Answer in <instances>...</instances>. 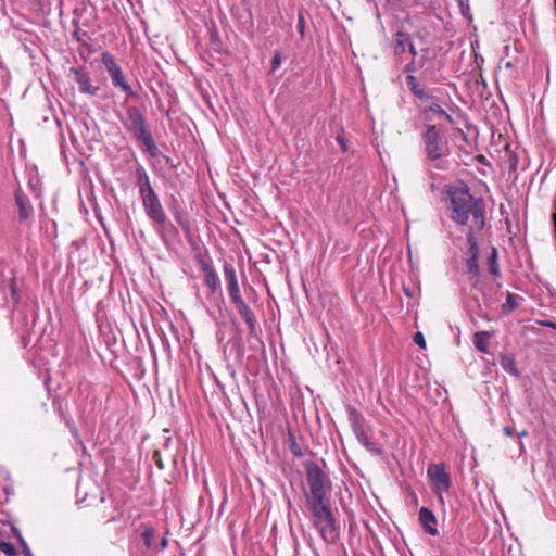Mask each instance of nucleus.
Returning a JSON list of instances; mask_svg holds the SVG:
<instances>
[{
	"mask_svg": "<svg viewBox=\"0 0 556 556\" xmlns=\"http://www.w3.org/2000/svg\"><path fill=\"white\" fill-rule=\"evenodd\" d=\"M71 73L74 74V79L78 85L79 92L96 96L99 88L91 85L89 74L83 67H72Z\"/></svg>",
	"mask_w": 556,
	"mask_h": 556,
	"instance_id": "obj_9",
	"label": "nucleus"
},
{
	"mask_svg": "<svg viewBox=\"0 0 556 556\" xmlns=\"http://www.w3.org/2000/svg\"><path fill=\"white\" fill-rule=\"evenodd\" d=\"M306 503L314 518V523L325 518L326 515L332 514L330 506L327 503V498L319 501H306Z\"/></svg>",
	"mask_w": 556,
	"mask_h": 556,
	"instance_id": "obj_13",
	"label": "nucleus"
},
{
	"mask_svg": "<svg viewBox=\"0 0 556 556\" xmlns=\"http://www.w3.org/2000/svg\"><path fill=\"white\" fill-rule=\"evenodd\" d=\"M489 339H490V333L488 331L476 332L473 336V344H475L476 349L482 353H488Z\"/></svg>",
	"mask_w": 556,
	"mask_h": 556,
	"instance_id": "obj_20",
	"label": "nucleus"
},
{
	"mask_svg": "<svg viewBox=\"0 0 556 556\" xmlns=\"http://www.w3.org/2000/svg\"><path fill=\"white\" fill-rule=\"evenodd\" d=\"M526 435H527V431H521V432L519 433V438H522V437H526Z\"/></svg>",
	"mask_w": 556,
	"mask_h": 556,
	"instance_id": "obj_40",
	"label": "nucleus"
},
{
	"mask_svg": "<svg viewBox=\"0 0 556 556\" xmlns=\"http://www.w3.org/2000/svg\"><path fill=\"white\" fill-rule=\"evenodd\" d=\"M136 186L142 201V206L148 218L156 225L157 230L165 227L167 217L159 195L152 188L149 175L142 165L136 167Z\"/></svg>",
	"mask_w": 556,
	"mask_h": 556,
	"instance_id": "obj_2",
	"label": "nucleus"
},
{
	"mask_svg": "<svg viewBox=\"0 0 556 556\" xmlns=\"http://www.w3.org/2000/svg\"><path fill=\"white\" fill-rule=\"evenodd\" d=\"M224 275L228 283V292H239L240 287L237 279V274L232 265L225 264L224 265Z\"/></svg>",
	"mask_w": 556,
	"mask_h": 556,
	"instance_id": "obj_16",
	"label": "nucleus"
},
{
	"mask_svg": "<svg viewBox=\"0 0 556 556\" xmlns=\"http://www.w3.org/2000/svg\"><path fill=\"white\" fill-rule=\"evenodd\" d=\"M442 116H443V117L445 118V121H447L450 124H454V123H455L454 118H453V117H452V116H451L446 111H445V114H443Z\"/></svg>",
	"mask_w": 556,
	"mask_h": 556,
	"instance_id": "obj_37",
	"label": "nucleus"
},
{
	"mask_svg": "<svg viewBox=\"0 0 556 556\" xmlns=\"http://www.w3.org/2000/svg\"><path fill=\"white\" fill-rule=\"evenodd\" d=\"M407 48H408V51H409L410 55H412V56H413V59L415 60V59H416V56H417V54H418V52H417V50H416V47H415L414 42H413V41H410V43L408 45V47H407Z\"/></svg>",
	"mask_w": 556,
	"mask_h": 556,
	"instance_id": "obj_33",
	"label": "nucleus"
},
{
	"mask_svg": "<svg viewBox=\"0 0 556 556\" xmlns=\"http://www.w3.org/2000/svg\"><path fill=\"white\" fill-rule=\"evenodd\" d=\"M0 551L4 553L7 556H15L16 554L15 546L10 542H1Z\"/></svg>",
	"mask_w": 556,
	"mask_h": 556,
	"instance_id": "obj_24",
	"label": "nucleus"
},
{
	"mask_svg": "<svg viewBox=\"0 0 556 556\" xmlns=\"http://www.w3.org/2000/svg\"><path fill=\"white\" fill-rule=\"evenodd\" d=\"M280 64H281L280 54L276 53L271 61L273 71H276L280 66Z\"/></svg>",
	"mask_w": 556,
	"mask_h": 556,
	"instance_id": "obj_32",
	"label": "nucleus"
},
{
	"mask_svg": "<svg viewBox=\"0 0 556 556\" xmlns=\"http://www.w3.org/2000/svg\"><path fill=\"white\" fill-rule=\"evenodd\" d=\"M419 521H420L424 530L428 534H430L432 536L438 535V533H439V531L437 529L438 521H437V517L432 510H430L427 507H421L419 510Z\"/></svg>",
	"mask_w": 556,
	"mask_h": 556,
	"instance_id": "obj_12",
	"label": "nucleus"
},
{
	"mask_svg": "<svg viewBox=\"0 0 556 556\" xmlns=\"http://www.w3.org/2000/svg\"><path fill=\"white\" fill-rule=\"evenodd\" d=\"M542 325L556 330V323H554V321H551V320L542 321Z\"/></svg>",
	"mask_w": 556,
	"mask_h": 556,
	"instance_id": "obj_36",
	"label": "nucleus"
},
{
	"mask_svg": "<svg viewBox=\"0 0 556 556\" xmlns=\"http://www.w3.org/2000/svg\"><path fill=\"white\" fill-rule=\"evenodd\" d=\"M489 269L492 275H500V266L497 263V250L495 248L492 249L491 255L489 256Z\"/></svg>",
	"mask_w": 556,
	"mask_h": 556,
	"instance_id": "obj_21",
	"label": "nucleus"
},
{
	"mask_svg": "<svg viewBox=\"0 0 556 556\" xmlns=\"http://www.w3.org/2000/svg\"><path fill=\"white\" fill-rule=\"evenodd\" d=\"M200 268L204 273V283L212 293H215L219 289V278L214 269V267L204 261L203 258L199 260Z\"/></svg>",
	"mask_w": 556,
	"mask_h": 556,
	"instance_id": "obj_11",
	"label": "nucleus"
},
{
	"mask_svg": "<svg viewBox=\"0 0 556 556\" xmlns=\"http://www.w3.org/2000/svg\"><path fill=\"white\" fill-rule=\"evenodd\" d=\"M466 267L469 274L472 275L473 278H478L479 276V265L478 257L475 255H470L466 261Z\"/></svg>",
	"mask_w": 556,
	"mask_h": 556,
	"instance_id": "obj_22",
	"label": "nucleus"
},
{
	"mask_svg": "<svg viewBox=\"0 0 556 556\" xmlns=\"http://www.w3.org/2000/svg\"><path fill=\"white\" fill-rule=\"evenodd\" d=\"M123 123L124 126L142 142L150 155L155 157L159 153V149L151 132L146 127V119L140 110L136 106L128 108L126 111V119Z\"/></svg>",
	"mask_w": 556,
	"mask_h": 556,
	"instance_id": "obj_3",
	"label": "nucleus"
},
{
	"mask_svg": "<svg viewBox=\"0 0 556 556\" xmlns=\"http://www.w3.org/2000/svg\"><path fill=\"white\" fill-rule=\"evenodd\" d=\"M501 367L514 377H519V370L516 366L515 356L511 354H502L500 356Z\"/></svg>",
	"mask_w": 556,
	"mask_h": 556,
	"instance_id": "obj_17",
	"label": "nucleus"
},
{
	"mask_svg": "<svg viewBox=\"0 0 556 556\" xmlns=\"http://www.w3.org/2000/svg\"><path fill=\"white\" fill-rule=\"evenodd\" d=\"M336 140H337L338 144L340 146L341 150L343 152H346L349 149V146H348V140H346L343 131H340L337 135Z\"/></svg>",
	"mask_w": 556,
	"mask_h": 556,
	"instance_id": "obj_26",
	"label": "nucleus"
},
{
	"mask_svg": "<svg viewBox=\"0 0 556 556\" xmlns=\"http://www.w3.org/2000/svg\"><path fill=\"white\" fill-rule=\"evenodd\" d=\"M289 447H290L291 453L294 456H296V457L304 456L302 448L296 443L295 437L291 432H289Z\"/></svg>",
	"mask_w": 556,
	"mask_h": 556,
	"instance_id": "obj_23",
	"label": "nucleus"
},
{
	"mask_svg": "<svg viewBox=\"0 0 556 556\" xmlns=\"http://www.w3.org/2000/svg\"><path fill=\"white\" fill-rule=\"evenodd\" d=\"M15 201L18 207V218L21 222H26L33 214V206L28 199L21 191L15 192Z\"/></svg>",
	"mask_w": 556,
	"mask_h": 556,
	"instance_id": "obj_14",
	"label": "nucleus"
},
{
	"mask_svg": "<svg viewBox=\"0 0 556 556\" xmlns=\"http://www.w3.org/2000/svg\"><path fill=\"white\" fill-rule=\"evenodd\" d=\"M425 150L430 161H440L444 153L441 144L440 134L434 125H427L422 134Z\"/></svg>",
	"mask_w": 556,
	"mask_h": 556,
	"instance_id": "obj_7",
	"label": "nucleus"
},
{
	"mask_svg": "<svg viewBox=\"0 0 556 556\" xmlns=\"http://www.w3.org/2000/svg\"><path fill=\"white\" fill-rule=\"evenodd\" d=\"M406 84L408 89L416 96L419 100L426 101L429 99L428 94L420 87L418 79L414 75H408L406 77Z\"/></svg>",
	"mask_w": 556,
	"mask_h": 556,
	"instance_id": "obj_19",
	"label": "nucleus"
},
{
	"mask_svg": "<svg viewBox=\"0 0 556 556\" xmlns=\"http://www.w3.org/2000/svg\"><path fill=\"white\" fill-rule=\"evenodd\" d=\"M236 309L243 318V320L247 323L250 333L254 334L256 331V318L252 309L249 307L247 303L237 306Z\"/></svg>",
	"mask_w": 556,
	"mask_h": 556,
	"instance_id": "obj_15",
	"label": "nucleus"
},
{
	"mask_svg": "<svg viewBox=\"0 0 556 556\" xmlns=\"http://www.w3.org/2000/svg\"><path fill=\"white\" fill-rule=\"evenodd\" d=\"M517 306L518 304L516 302V296L513 293L507 292L504 308L508 307V311L510 312L514 311Z\"/></svg>",
	"mask_w": 556,
	"mask_h": 556,
	"instance_id": "obj_25",
	"label": "nucleus"
},
{
	"mask_svg": "<svg viewBox=\"0 0 556 556\" xmlns=\"http://www.w3.org/2000/svg\"><path fill=\"white\" fill-rule=\"evenodd\" d=\"M306 479L309 486V494L306 501L326 500L331 489V482L324 470L315 463H308L305 466Z\"/></svg>",
	"mask_w": 556,
	"mask_h": 556,
	"instance_id": "obj_4",
	"label": "nucleus"
},
{
	"mask_svg": "<svg viewBox=\"0 0 556 556\" xmlns=\"http://www.w3.org/2000/svg\"><path fill=\"white\" fill-rule=\"evenodd\" d=\"M229 296H230V300L235 304L236 307L241 305V304H243V303H245L240 291L239 292L229 293Z\"/></svg>",
	"mask_w": 556,
	"mask_h": 556,
	"instance_id": "obj_27",
	"label": "nucleus"
},
{
	"mask_svg": "<svg viewBox=\"0 0 556 556\" xmlns=\"http://www.w3.org/2000/svg\"><path fill=\"white\" fill-rule=\"evenodd\" d=\"M352 430L354 435L356 437L357 441L372 455H380L382 453V450L370 441L368 435L366 434L363 426L358 422V420L355 418L352 420Z\"/></svg>",
	"mask_w": 556,
	"mask_h": 556,
	"instance_id": "obj_10",
	"label": "nucleus"
},
{
	"mask_svg": "<svg viewBox=\"0 0 556 556\" xmlns=\"http://www.w3.org/2000/svg\"><path fill=\"white\" fill-rule=\"evenodd\" d=\"M414 342L421 349L426 348V340L421 332H416L414 336Z\"/></svg>",
	"mask_w": 556,
	"mask_h": 556,
	"instance_id": "obj_29",
	"label": "nucleus"
},
{
	"mask_svg": "<svg viewBox=\"0 0 556 556\" xmlns=\"http://www.w3.org/2000/svg\"><path fill=\"white\" fill-rule=\"evenodd\" d=\"M448 194L451 198L452 219L456 224L465 226L469 218L472 217L477 229L481 230L484 226L483 202L473 198L467 187L451 188Z\"/></svg>",
	"mask_w": 556,
	"mask_h": 556,
	"instance_id": "obj_1",
	"label": "nucleus"
},
{
	"mask_svg": "<svg viewBox=\"0 0 556 556\" xmlns=\"http://www.w3.org/2000/svg\"><path fill=\"white\" fill-rule=\"evenodd\" d=\"M467 241H468V245L469 247H471V245L473 247V245L478 244L472 229H470L468 235H467Z\"/></svg>",
	"mask_w": 556,
	"mask_h": 556,
	"instance_id": "obj_31",
	"label": "nucleus"
},
{
	"mask_svg": "<svg viewBox=\"0 0 556 556\" xmlns=\"http://www.w3.org/2000/svg\"><path fill=\"white\" fill-rule=\"evenodd\" d=\"M101 61L111 77L113 86L119 88L128 97L137 99L138 94L128 84L122 67L117 64L114 56L109 52H102Z\"/></svg>",
	"mask_w": 556,
	"mask_h": 556,
	"instance_id": "obj_5",
	"label": "nucleus"
},
{
	"mask_svg": "<svg viewBox=\"0 0 556 556\" xmlns=\"http://www.w3.org/2000/svg\"><path fill=\"white\" fill-rule=\"evenodd\" d=\"M314 525L326 543H332L336 541L338 531L333 514L326 515L325 518L318 520Z\"/></svg>",
	"mask_w": 556,
	"mask_h": 556,
	"instance_id": "obj_8",
	"label": "nucleus"
},
{
	"mask_svg": "<svg viewBox=\"0 0 556 556\" xmlns=\"http://www.w3.org/2000/svg\"><path fill=\"white\" fill-rule=\"evenodd\" d=\"M430 482L441 503H443V493L451 488V479L443 464H431L427 469Z\"/></svg>",
	"mask_w": 556,
	"mask_h": 556,
	"instance_id": "obj_6",
	"label": "nucleus"
},
{
	"mask_svg": "<svg viewBox=\"0 0 556 556\" xmlns=\"http://www.w3.org/2000/svg\"><path fill=\"white\" fill-rule=\"evenodd\" d=\"M410 41H412V38H410L409 34L404 33V31H397L395 34L394 53L396 55L403 54L406 51Z\"/></svg>",
	"mask_w": 556,
	"mask_h": 556,
	"instance_id": "obj_18",
	"label": "nucleus"
},
{
	"mask_svg": "<svg viewBox=\"0 0 556 556\" xmlns=\"http://www.w3.org/2000/svg\"><path fill=\"white\" fill-rule=\"evenodd\" d=\"M437 168L443 169V168H445V166L443 164H441V162H440V163L437 164Z\"/></svg>",
	"mask_w": 556,
	"mask_h": 556,
	"instance_id": "obj_39",
	"label": "nucleus"
},
{
	"mask_svg": "<svg viewBox=\"0 0 556 556\" xmlns=\"http://www.w3.org/2000/svg\"><path fill=\"white\" fill-rule=\"evenodd\" d=\"M405 72H407V73L415 72V63H414V61L405 65Z\"/></svg>",
	"mask_w": 556,
	"mask_h": 556,
	"instance_id": "obj_35",
	"label": "nucleus"
},
{
	"mask_svg": "<svg viewBox=\"0 0 556 556\" xmlns=\"http://www.w3.org/2000/svg\"><path fill=\"white\" fill-rule=\"evenodd\" d=\"M504 432H505V434H506V435H508V437H510V435L513 434V431H511V429H510L509 427H505V428H504Z\"/></svg>",
	"mask_w": 556,
	"mask_h": 556,
	"instance_id": "obj_38",
	"label": "nucleus"
},
{
	"mask_svg": "<svg viewBox=\"0 0 556 556\" xmlns=\"http://www.w3.org/2000/svg\"><path fill=\"white\" fill-rule=\"evenodd\" d=\"M425 112H432V113H435V114L441 115V116H442L443 114H445V110H443V109L441 108V105H439L438 103H432V104H430V105L425 110Z\"/></svg>",
	"mask_w": 556,
	"mask_h": 556,
	"instance_id": "obj_28",
	"label": "nucleus"
},
{
	"mask_svg": "<svg viewBox=\"0 0 556 556\" xmlns=\"http://www.w3.org/2000/svg\"><path fill=\"white\" fill-rule=\"evenodd\" d=\"M469 252H470V255H475L476 257H478V254H479V247L478 244L477 245H471L469 247Z\"/></svg>",
	"mask_w": 556,
	"mask_h": 556,
	"instance_id": "obj_34",
	"label": "nucleus"
},
{
	"mask_svg": "<svg viewBox=\"0 0 556 556\" xmlns=\"http://www.w3.org/2000/svg\"><path fill=\"white\" fill-rule=\"evenodd\" d=\"M17 539H18L20 543L22 544L23 555L24 556H33V553H31L29 546L27 545V543L25 542V540L23 539V536L18 534Z\"/></svg>",
	"mask_w": 556,
	"mask_h": 556,
	"instance_id": "obj_30",
	"label": "nucleus"
}]
</instances>
